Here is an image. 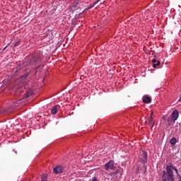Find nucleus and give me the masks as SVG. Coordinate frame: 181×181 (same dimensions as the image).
Returning <instances> with one entry per match:
<instances>
[{
  "instance_id": "obj_16",
  "label": "nucleus",
  "mask_w": 181,
  "mask_h": 181,
  "mask_svg": "<svg viewBox=\"0 0 181 181\" xmlns=\"http://www.w3.org/2000/svg\"><path fill=\"white\" fill-rule=\"evenodd\" d=\"M143 173H146V165H143Z\"/></svg>"
},
{
  "instance_id": "obj_25",
  "label": "nucleus",
  "mask_w": 181,
  "mask_h": 181,
  "mask_svg": "<svg viewBox=\"0 0 181 181\" xmlns=\"http://www.w3.org/2000/svg\"><path fill=\"white\" fill-rule=\"evenodd\" d=\"M101 1V0H98L97 2H99V1Z\"/></svg>"
},
{
  "instance_id": "obj_23",
  "label": "nucleus",
  "mask_w": 181,
  "mask_h": 181,
  "mask_svg": "<svg viewBox=\"0 0 181 181\" xmlns=\"http://www.w3.org/2000/svg\"><path fill=\"white\" fill-rule=\"evenodd\" d=\"M116 173H119V170H117V171H116Z\"/></svg>"
},
{
  "instance_id": "obj_11",
  "label": "nucleus",
  "mask_w": 181,
  "mask_h": 181,
  "mask_svg": "<svg viewBox=\"0 0 181 181\" xmlns=\"http://www.w3.org/2000/svg\"><path fill=\"white\" fill-rule=\"evenodd\" d=\"M176 142H177V140L176 139V138L173 137L170 140V144L171 145H176Z\"/></svg>"
},
{
  "instance_id": "obj_5",
  "label": "nucleus",
  "mask_w": 181,
  "mask_h": 181,
  "mask_svg": "<svg viewBox=\"0 0 181 181\" xmlns=\"http://www.w3.org/2000/svg\"><path fill=\"white\" fill-rule=\"evenodd\" d=\"M105 170H115V165H114V161L110 160L105 165Z\"/></svg>"
},
{
  "instance_id": "obj_17",
  "label": "nucleus",
  "mask_w": 181,
  "mask_h": 181,
  "mask_svg": "<svg viewBox=\"0 0 181 181\" xmlns=\"http://www.w3.org/2000/svg\"><path fill=\"white\" fill-rule=\"evenodd\" d=\"M47 177L46 176L42 177L41 181H47Z\"/></svg>"
},
{
  "instance_id": "obj_22",
  "label": "nucleus",
  "mask_w": 181,
  "mask_h": 181,
  "mask_svg": "<svg viewBox=\"0 0 181 181\" xmlns=\"http://www.w3.org/2000/svg\"><path fill=\"white\" fill-rule=\"evenodd\" d=\"M8 47V46H6L4 49V50H5L6 48Z\"/></svg>"
},
{
  "instance_id": "obj_20",
  "label": "nucleus",
  "mask_w": 181,
  "mask_h": 181,
  "mask_svg": "<svg viewBox=\"0 0 181 181\" xmlns=\"http://www.w3.org/2000/svg\"><path fill=\"white\" fill-rule=\"evenodd\" d=\"M150 117H151V118H153V112H151Z\"/></svg>"
},
{
  "instance_id": "obj_10",
  "label": "nucleus",
  "mask_w": 181,
  "mask_h": 181,
  "mask_svg": "<svg viewBox=\"0 0 181 181\" xmlns=\"http://www.w3.org/2000/svg\"><path fill=\"white\" fill-rule=\"evenodd\" d=\"M167 168H170V170H175V172L177 176V175H179V171L177 170V168H176V167L173 166V164H170V165H167Z\"/></svg>"
},
{
  "instance_id": "obj_7",
  "label": "nucleus",
  "mask_w": 181,
  "mask_h": 181,
  "mask_svg": "<svg viewBox=\"0 0 181 181\" xmlns=\"http://www.w3.org/2000/svg\"><path fill=\"white\" fill-rule=\"evenodd\" d=\"M152 99H151L150 97L147 96V95H144L143 97V103H144L145 104H149L150 103H151Z\"/></svg>"
},
{
  "instance_id": "obj_9",
  "label": "nucleus",
  "mask_w": 181,
  "mask_h": 181,
  "mask_svg": "<svg viewBox=\"0 0 181 181\" xmlns=\"http://www.w3.org/2000/svg\"><path fill=\"white\" fill-rule=\"evenodd\" d=\"M152 63H153V69H156V67H158V66H160V62L153 59L152 60Z\"/></svg>"
},
{
  "instance_id": "obj_8",
  "label": "nucleus",
  "mask_w": 181,
  "mask_h": 181,
  "mask_svg": "<svg viewBox=\"0 0 181 181\" xmlns=\"http://www.w3.org/2000/svg\"><path fill=\"white\" fill-rule=\"evenodd\" d=\"M39 62H40V58H38V57H33V58L30 59V63L31 64H36L37 63H39Z\"/></svg>"
},
{
  "instance_id": "obj_14",
  "label": "nucleus",
  "mask_w": 181,
  "mask_h": 181,
  "mask_svg": "<svg viewBox=\"0 0 181 181\" xmlns=\"http://www.w3.org/2000/svg\"><path fill=\"white\" fill-rule=\"evenodd\" d=\"M21 91H22V90H21V88L17 89V90H16V92H15V95H19V94H21Z\"/></svg>"
},
{
  "instance_id": "obj_2",
  "label": "nucleus",
  "mask_w": 181,
  "mask_h": 181,
  "mask_svg": "<svg viewBox=\"0 0 181 181\" xmlns=\"http://www.w3.org/2000/svg\"><path fill=\"white\" fill-rule=\"evenodd\" d=\"M179 118V112L175 110H174L172 114L170 117H168L167 122H168V125H173L176 121H177V119Z\"/></svg>"
},
{
  "instance_id": "obj_3",
  "label": "nucleus",
  "mask_w": 181,
  "mask_h": 181,
  "mask_svg": "<svg viewBox=\"0 0 181 181\" xmlns=\"http://www.w3.org/2000/svg\"><path fill=\"white\" fill-rule=\"evenodd\" d=\"M53 172L55 175H60V173H63V172H64V167L62 165H57L54 167Z\"/></svg>"
},
{
  "instance_id": "obj_18",
  "label": "nucleus",
  "mask_w": 181,
  "mask_h": 181,
  "mask_svg": "<svg viewBox=\"0 0 181 181\" xmlns=\"http://www.w3.org/2000/svg\"><path fill=\"white\" fill-rule=\"evenodd\" d=\"M177 177L179 181H181V176L180 174H177Z\"/></svg>"
},
{
  "instance_id": "obj_1",
  "label": "nucleus",
  "mask_w": 181,
  "mask_h": 181,
  "mask_svg": "<svg viewBox=\"0 0 181 181\" xmlns=\"http://www.w3.org/2000/svg\"><path fill=\"white\" fill-rule=\"evenodd\" d=\"M162 179L163 181H175L173 170H171L169 167L166 166V171H163Z\"/></svg>"
},
{
  "instance_id": "obj_12",
  "label": "nucleus",
  "mask_w": 181,
  "mask_h": 181,
  "mask_svg": "<svg viewBox=\"0 0 181 181\" xmlns=\"http://www.w3.org/2000/svg\"><path fill=\"white\" fill-rule=\"evenodd\" d=\"M51 113L52 115H56L57 114V106H55L53 109L51 110Z\"/></svg>"
},
{
  "instance_id": "obj_19",
  "label": "nucleus",
  "mask_w": 181,
  "mask_h": 181,
  "mask_svg": "<svg viewBox=\"0 0 181 181\" xmlns=\"http://www.w3.org/2000/svg\"><path fill=\"white\" fill-rule=\"evenodd\" d=\"M77 5H78V3H76L73 5V8L75 9V8H77Z\"/></svg>"
},
{
  "instance_id": "obj_4",
  "label": "nucleus",
  "mask_w": 181,
  "mask_h": 181,
  "mask_svg": "<svg viewBox=\"0 0 181 181\" xmlns=\"http://www.w3.org/2000/svg\"><path fill=\"white\" fill-rule=\"evenodd\" d=\"M140 162L142 163H146L148 162V153H146L145 151H141V155L140 157Z\"/></svg>"
},
{
  "instance_id": "obj_15",
  "label": "nucleus",
  "mask_w": 181,
  "mask_h": 181,
  "mask_svg": "<svg viewBox=\"0 0 181 181\" xmlns=\"http://www.w3.org/2000/svg\"><path fill=\"white\" fill-rule=\"evenodd\" d=\"M19 45H21V41H17L14 45L13 47H18V46H19Z\"/></svg>"
},
{
  "instance_id": "obj_24",
  "label": "nucleus",
  "mask_w": 181,
  "mask_h": 181,
  "mask_svg": "<svg viewBox=\"0 0 181 181\" xmlns=\"http://www.w3.org/2000/svg\"><path fill=\"white\" fill-rule=\"evenodd\" d=\"M179 101H180V102H181V97L180 98Z\"/></svg>"
},
{
  "instance_id": "obj_21",
  "label": "nucleus",
  "mask_w": 181,
  "mask_h": 181,
  "mask_svg": "<svg viewBox=\"0 0 181 181\" xmlns=\"http://www.w3.org/2000/svg\"><path fill=\"white\" fill-rule=\"evenodd\" d=\"M96 4H98V2L95 1V3H93V5H96Z\"/></svg>"
},
{
  "instance_id": "obj_13",
  "label": "nucleus",
  "mask_w": 181,
  "mask_h": 181,
  "mask_svg": "<svg viewBox=\"0 0 181 181\" xmlns=\"http://www.w3.org/2000/svg\"><path fill=\"white\" fill-rule=\"evenodd\" d=\"M30 95H33V92H32V91L27 92V93L25 94L24 97H25V98H28V97H30Z\"/></svg>"
},
{
  "instance_id": "obj_6",
  "label": "nucleus",
  "mask_w": 181,
  "mask_h": 181,
  "mask_svg": "<svg viewBox=\"0 0 181 181\" xmlns=\"http://www.w3.org/2000/svg\"><path fill=\"white\" fill-rule=\"evenodd\" d=\"M145 124H148L151 128H153L155 125V122L153 121V117H150L148 120L145 121Z\"/></svg>"
}]
</instances>
